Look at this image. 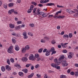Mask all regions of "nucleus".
I'll return each mask as SVG.
<instances>
[{
	"mask_svg": "<svg viewBox=\"0 0 78 78\" xmlns=\"http://www.w3.org/2000/svg\"><path fill=\"white\" fill-rule=\"evenodd\" d=\"M36 9H37V8H35L33 9V12L34 15H35L37 14V15H40L42 16L43 14H44V12H39L40 11V9H38L37 10Z\"/></svg>",
	"mask_w": 78,
	"mask_h": 78,
	"instance_id": "f257e3e1",
	"label": "nucleus"
},
{
	"mask_svg": "<svg viewBox=\"0 0 78 78\" xmlns=\"http://www.w3.org/2000/svg\"><path fill=\"white\" fill-rule=\"evenodd\" d=\"M31 4L32 5H34L35 6H36V5H37V3L35 2H32Z\"/></svg>",
	"mask_w": 78,
	"mask_h": 78,
	"instance_id": "473e14b6",
	"label": "nucleus"
},
{
	"mask_svg": "<svg viewBox=\"0 0 78 78\" xmlns=\"http://www.w3.org/2000/svg\"><path fill=\"white\" fill-rule=\"evenodd\" d=\"M22 71L24 72L25 73H27L28 72V69H23L22 70Z\"/></svg>",
	"mask_w": 78,
	"mask_h": 78,
	"instance_id": "f3484780",
	"label": "nucleus"
},
{
	"mask_svg": "<svg viewBox=\"0 0 78 78\" xmlns=\"http://www.w3.org/2000/svg\"><path fill=\"white\" fill-rule=\"evenodd\" d=\"M25 48L26 50H28L30 49V46L28 45H27L25 47Z\"/></svg>",
	"mask_w": 78,
	"mask_h": 78,
	"instance_id": "bb28decb",
	"label": "nucleus"
},
{
	"mask_svg": "<svg viewBox=\"0 0 78 78\" xmlns=\"http://www.w3.org/2000/svg\"><path fill=\"white\" fill-rule=\"evenodd\" d=\"M52 53L51 54V55H53V54H55V53H56V51H53L52 52Z\"/></svg>",
	"mask_w": 78,
	"mask_h": 78,
	"instance_id": "a18cd8bd",
	"label": "nucleus"
},
{
	"mask_svg": "<svg viewBox=\"0 0 78 78\" xmlns=\"http://www.w3.org/2000/svg\"><path fill=\"white\" fill-rule=\"evenodd\" d=\"M9 27L11 28H14V27H15L14 24H9Z\"/></svg>",
	"mask_w": 78,
	"mask_h": 78,
	"instance_id": "2eb2a0df",
	"label": "nucleus"
},
{
	"mask_svg": "<svg viewBox=\"0 0 78 78\" xmlns=\"http://www.w3.org/2000/svg\"><path fill=\"white\" fill-rule=\"evenodd\" d=\"M54 61L55 62V64L58 62V59H55L54 60Z\"/></svg>",
	"mask_w": 78,
	"mask_h": 78,
	"instance_id": "864d4df0",
	"label": "nucleus"
},
{
	"mask_svg": "<svg viewBox=\"0 0 78 78\" xmlns=\"http://www.w3.org/2000/svg\"><path fill=\"white\" fill-rule=\"evenodd\" d=\"M17 24H20L21 23H22V21H18L17 22Z\"/></svg>",
	"mask_w": 78,
	"mask_h": 78,
	"instance_id": "49530a36",
	"label": "nucleus"
},
{
	"mask_svg": "<svg viewBox=\"0 0 78 78\" xmlns=\"http://www.w3.org/2000/svg\"><path fill=\"white\" fill-rule=\"evenodd\" d=\"M41 42L42 43H45V40H43L41 39Z\"/></svg>",
	"mask_w": 78,
	"mask_h": 78,
	"instance_id": "13d9d810",
	"label": "nucleus"
},
{
	"mask_svg": "<svg viewBox=\"0 0 78 78\" xmlns=\"http://www.w3.org/2000/svg\"><path fill=\"white\" fill-rule=\"evenodd\" d=\"M69 38V35L67 34H65L63 35V38L64 39H66V38Z\"/></svg>",
	"mask_w": 78,
	"mask_h": 78,
	"instance_id": "5701e85b",
	"label": "nucleus"
},
{
	"mask_svg": "<svg viewBox=\"0 0 78 78\" xmlns=\"http://www.w3.org/2000/svg\"><path fill=\"white\" fill-rule=\"evenodd\" d=\"M38 6L40 7H42V6H43V5L42 4H40L38 5Z\"/></svg>",
	"mask_w": 78,
	"mask_h": 78,
	"instance_id": "e2e57ef3",
	"label": "nucleus"
},
{
	"mask_svg": "<svg viewBox=\"0 0 78 78\" xmlns=\"http://www.w3.org/2000/svg\"><path fill=\"white\" fill-rule=\"evenodd\" d=\"M30 64H27L26 65V67H30Z\"/></svg>",
	"mask_w": 78,
	"mask_h": 78,
	"instance_id": "69168bd1",
	"label": "nucleus"
},
{
	"mask_svg": "<svg viewBox=\"0 0 78 78\" xmlns=\"http://www.w3.org/2000/svg\"><path fill=\"white\" fill-rule=\"evenodd\" d=\"M61 63L62 66L63 67H66V66H67L69 64L67 63V61L66 60H63L61 61Z\"/></svg>",
	"mask_w": 78,
	"mask_h": 78,
	"instance_id": "f03ea898",
	"label": "nucleus"
},
{
	"mask_svg": "<svg viewBox=\"0 0 78 78\" xmlns=\"http://www.w3.org/2000/svg\"><path fill=\"white\" fill-rule=\"evenodd\" d=\"M55 48L53 47L51 48V49L50 51H50V52H52V51H55Z\"/></svg>",
	"mask_w": 78,
	"mask_h": 78,
	"instance_id": "c85d7f7f",
	"label": "nucleus"
},
{
	"mask_svg": "<svg viewBox=\"0 0 78 78\" xmlns=\"http://www.w3.org/2000/svg\"><path fill=\"white\" fill-rule=\"evenodd\" d=\"M74 74H75V76H78V71H76L75 72Z\"/></svg>",
	"mask_w": 78,
	"mask_h": 78,
	"instance_id": "f704fd0d",
	"label": "nucleus"
},
{
	"mask_svg": "<svg viewBox=\"0 0 78 78\" xmlns=\"http://www.w3.org/2000/svg\"><path fill=\"white\" fill-rule=\"evenodd\" d=\"M64 59V55H63L61 56L58 59V61H62V59Z\"/></svg>",
	"mask_w": 78,
	"mask_h": 78,
	"instance_id": "9d476101",
	"label": "nucleus"
},
{
	"mask_svg": "<svg viewBox=\"0 0 78 78\" xmlns=\"http://www.w3.org/2000/svg\"><path fill=\"white\" fill-rule=\"evenodd\" d=\"M21 27V26H18L17 27H16L15 28V30H20V29Z\"/></svg>",
	"mask_w": 78,
	"mask_h": 78,
	"instance_id": "dca6fc26",
	"label": "nucleus"
},
{
	"mask_svg": "<svg viewBox=\"0 0 78 78\" xmlns=\"http://www.w3.org/2000/svg\"><path fill=\"white\" fill-rule=\"evenodd\" d=\"M29 59L30 60H31V61H34V55L33 54L30 55Z\"/></svg>",
	"mask_w": 78,
	"mask_h": 78,
	"instance_id": "39448f33",
	"label": "nucleus"
},
{
	"mask_svg": "<svg viewBox=\"0 0 78 78\" xmlns=\"http://www.w3.org/2000/svg\"><path fill=\"white\" fill-rule=\"evenodd\" d=\"M12 41L13 43L14 44H15L16 42V40H14V39H12Z\"/></svg>",
	"mask_w": 78,
	"mask_h": 78,
	"instance_id": "3c124183",
	"label": "nucleus"
},
{
	"mask_svg": "<svg viewBox=\"0 0 78 78\" xmlns=\"http://www.w3.org/2000/svg\"><path fill=\"white\" fill-rule=\"evenodd\" d=\"M27 50L25 49V48H23L22 50V53H25L26 52V51Z\"/></svg>",
	"mask_w": 78,
	"mask_h": 78,
	"instance_id": "4be33fe9",
	"label": "nucleus"
},
{
	"mask_svg": "<svg viewBox=\"0 0 78 78\" xmlns=\"http://www.w3.org/2000/svg\"><path fill=\"white\" fill-rule=\"evenodd\" d=\"M14 6V3H10L8 5V6H9V7H12V6Z\"/></svg>",
	"mask_w": 78,
	"mask_h": 78,
	"instance_id": "aec40b11",
	"label": "nucleus"
},
{
	"mask_svg": "<svg viewBox=\"0 0 78 78\" xmlns=\"http://www.w3.org/2000/svg\"><path fill=\"white\" fill-rule=\"evenodd\" d=\"M15 67H17V68L19 69H21V66L20 65H19L17 64L16 65H15Z\"/></svg>",
	"mask_w": 78,
	"mask_h": 78,
	"instance_id": "a211bd4d",
	"label": "nucleus"
},
{
	"mask_svg": "<svg viewBox=\"0 0 78 78\" xmlns=\"http://www.w3.org/2000/svg\"><path fill=\"white\" fill-rule=\"evenodd\" d=\"M15 49L16 51H19V46L17 45H15Z\"/></svg>",
	"mask_w": 78,
	"mask_h": 78,
	"instance_id": "4468645a",
	"label": "nucleus"
},
{
	"mask_svg": "<svg viewBox=\"0 0 78 78\" xmlns=\"http://www.w3.org/2000/svg\"><path fill=\"white\" fill-rule=\"evenodd\" d=\"M67 12L69 14H72V13H75V12H73L70 9H67L66 10Z\"/></svg>",
	"mask_w": 78,
	"mask_h": 78,
	"instance_id": "423d86ee",
	"label": "nucleus"
},
{
	"mask_svg": "<svg viewBox=\"0 0 78 78\" xmlns=\"http://www.w3.org/2000/svg\"><path fill=\"white\" fill-rule=\"evenodd\" d=\"M30 27H34V25L33 23L30 24L29 25Z\"/></svg>",
	"mask_w": 78,
	"mask_h": 78,
	"instance_id": "58836bf2",
	"label": "nucleus"
},
{
	"mask_svg": "<svg viewBox=\"0 0 78 78\" xmlns=\"http://www.w3.org/2000/svg\"><path fill=\"white\" fill-rule=\"evenodd\" d=\"M32 11V10L30 9L27 10V13H31V12Z\"/></svg>",
	"mask_w": 78,
	"mask_h": 78,
	"instance_id": "e433bc0d",
	"label": "nucleus"
},
{
	"mask_svg": "<svg viewBox=\"0 0 78 78\" xmlns=\"http://www.w3.org/2000/svg\"><path fill=\"white\" fill-rule=\"evenodd\" d=\"M51 43L52 44H55L56 43V41H55V40H52Z\"/></svg>",
	"mask_w": 78,
	"mask_h": 78,
	"instance_id": "ea45409f",
	"label": "nucleus"
},
{
	"mask_svg": "<svg viewBox=\"0 0 78 78\" xmlns=\"http://www.w3.org/2000/svg\"><path fill=\"white\" fill-rule=\"evenodd\" d=\"M62 52H63V53H67V51L66 50H63L62 51Z\"/></svg>",
	"mask_w": 78,
	"mask_h": 78,
	"instance_id": "8fccbe9b",
	"label": "nucleus"
},
{
	"mask_svg": "<svg viewBox=\"0 0 78 78\" xmlns=\"http://www.w3.org/2000/svg\"><path fill=\"white\" fill-rule=\"evenodd\" d=\"M35 57L36 58H38L39 57V55L38 54H36L35 55Z\"/></svg>",
	"mask_w": 78,
	"mask_h": 78,
	"instance_id": "7c9ffc66",
	"label": "nucleus"
},
{
	"mask_svg": "<svg viewBox=\"0 0 78 78\" xmlns=\"http://www.w3.org/2000/svg\"><path fill=\"white\" fill-rule=\"evenodd\" d=\"M58 48H61V45L60 44L58 45Z\"/></svg>",
	"mask_w": 78,
	"mask_h": 78,
	"instance_id": "338daca9",
	"label": "nucleus"
},
{
	"mask_svg": "<svg viewBox=\"0 0 78 78\" xmlns=\"http://www.w3.org/2000/svg\"><path fill=\"white\" fill-rule=\"evenodd\" d=\"M37 76L38 78H40L41 76L40 75H39L38 74H37Z\"/></svg>",
	"mask_w": 78,
	"mask_h": 78,
	"instance_id": "bf43d9fd",
	"label": "nucleus"
},
{
	"mask_svg": "<svg viewBox=\"0 0 78 78\" xmlns=\"http://www.w3.org/2000/svg\"><path fill=\"white\" fill-rule=\"evenodd\" d=\"M51 66L52 67H54L56 68L58 70H59L60 69V66H57L56 64H55V63H52L51 64Z\"/></svg>",
	"mask_w": 78,
	"mask_h": 78,
	"instance_id": "7ed1b4c3",
	"label": "nucleus"
},
{
	"mask_svg": "<svg viewBox=\"0 0 78 78\" xmlns=\"http://www.w3.org/2000/svg\"><path fill=\"white\" fill-rule=\"evenodd\" d=\"M60 64H61V62H56V63H55V64H56V65H57L58 66V65H59Z\"/></svg>",
	"mask_w": 78,
	"mask_h": 78,
	"instance_id": "de8ad7c7",
	"label": "nucleus"
},
{
	"mask_svg": "<svg viewBox=\"0 0 78 78\" xmlns=\"http://www.w3.org/2000/svg\"><path fill=\"white\" fill-rule=\"evenodd\" d=\"M72 54H71V55H69L68 56V58H69V59H70V58H72Z\"/></svg>",
	"mask_w": 78,
	"mask_h": 78,
	"instance_id": "37998d69",
	"label": "nucleus"
},
{
	"mask_svg": "<svg viewBox=\"0 0 78 78\" xmlns=\"http://www.w3.org/2000/svg\"><path fill=\"white\" fill-rule=\"evenodd\" d=\"M58 12H56V14H55V16H54L55 19H56L58 17L57 16L58 15Z\"/></svg>",
	"mask_w": 78,
	"mask_h": 78,
	"instance_id": "a878e982",
	"label": "nucleus"
},
{
	"mask_svg": "<svg viewBox=\"0 0 78 78\" xmlns=\"http://www.w3.org/2000/svg\"><path fill=\"white\" fill-rule=\"evenodd\" d=\"M1 70L2 72H5V67L2 66L1 67Z\"/></svg>",
	"mask_w": 78,
	"mask_h": 78,
	"instance_id": "393cba45",
	"label": "nucleus"
},
{
	"mask_svg": "<svg viewBox=\"0 0 78 78\" xmlns=\"http://www.w3.org/2000/svg\"><path fill=\"white\" fill-rule=\"evenodd\" d=\"M44 39H46V40H47V41H48V40H49V38H48V37H44Z\"/></svg>",
	"mask_w": 78,
	"mask_h": 78,
	"instance_id": "c03bdc74",
	"label": "nucleus"
},
{
	"mask_svg": "<svg viewBox=\"0 0 78 78\" xmlns=\"http://www.w3.org/2000/svg\"><path fill=\"white\" fill-rule=\"evenodd\" d=\"M10 67L9 65H6L5 66V69L7 70L8 69V68Z\"/></svg>",
	"mask_w": 78,
	"mask_h": 78,
	"instance_id": "603ef678",
	"label": "nucleus"
},
{
	"mask_svg": "<svg viewBox=\"0 0 78 78\" xmlns=\"http://www.w3.org/2000/svg\"><path fill=\"white\" fill-rule=\"evenodd\" d=\"M19 75L20 76H23V73L22 72H20L19 73Z\"/></svg>",
	"mask_w": 78,
	"mask_h": 78,
	"instance_id": "6ab92c4d",
	"label": "nucleus"
},
{
	"mask_svg": "<svg viewBox=\"0 0 78 78\" xmlns=\"http://www.w3.org/2000/svg\"><path fill=\"white\" fill-rule=\"evenodd\" d=\"M14 10L13 9H12L11 10H10L9 11H8V14H9V15L11 14L12 12H14Z\"/></svg>",
	"mask_w": 78,
	"mask_h": 78,
	"instance_id": "f8f14e48",
	"label": "nucleus"
},
{
	"mask_svg": "<svg viewBox=\"0 0 78 78\" xmlns=\"http://www.w3.org/2000/svg\"><path fill=\"white\" fill-rule=\"evenodd\" d=\"M65 17V16H59L58 17H57V18H58V19H64V17Z\"/></svg>",
	"mask_w": 78,
	"mask_h": 78,
	"instance_id": "b1692460",
	"label": "nucleus"
},
{
	"mask_svg": "<svg viewBox=\"0 0 78 78\" xmlns=\"http://www.w3.org/2000/svg\"><path fill=\"white\" fill-rule=\"evenodd\" d=\"M34 5H31L30 7V9H31V10H33V8H34Z\"/></svg>",
	"mask_w": 78,
	"mask_h": 78,
	"instance_id": "c9c22d12",
	"label": "nucleus"
},
{
	"mask_svg": "<svg viewBox=\"0 0 78 78\" xmlns=\"http://www.w3.org/2000/svg\"><path fill=\"white\" fill-rule=\"evenodd\" d=\"M39 64H37L35 66V67L36 69H37L38 67H39Z\"/></svg>",
	"mask_w": 78,
	"mask_h": 78,
	"instance_id": "4d7b16f0",
	"label": "nucleus"
},
{
	"mask_svg": "<svg viewBox=\"0 0 78 78\" xmlns=\"http://www.w3.org/2000/svg\"><path fill=\"white\" fill-rule=\"evenodd\" d=\"M13 48L12 46H10L9 47L7 50V52L9 53H12L13 52L12 49Z\"/></svg>",
	"mask_w": 78,
	"mask_h": 78,
	"instance_id": "20e7f679",
	"label": "nucleus"
},
{
	"mask_svg": "<svg viewBox=\"0 0 78 78\" xmlns=\"http://www.w3.org/2000/svg\"><path fill=\"white\" fill-rule=\"evenodd\" d=\"M66 76L63 75H61L60 76V78H66Z\"/></svg>",
	"mask_w": 78,
	"mask_h": 78,
	"instance_id": "cd10ccee",
	"label": "nucleus"
},
{
	"mask_svg": "<svg viewBox=\"0 0 78 78\" xmlns=\"http://www.w3.org/2000/svg\"><path fill=\"white\" fill-rule=\"evenodd\" d=\"M7 63L9 64V65H10V61L9 59H8L7 61Z\"/></svg>",
	"mask_w": 78,
	"mask_h": 78,
	"instance_id": "4c0bfd02",
	"label": "nucleus"
},
{
	"mask_svg": "<svg viewBox=\"0 0 78 78\" xmlns=\"http://www.w3.org/2000/svg\"><path fill=\"white\" fill-rule=\"evenodd\" d=\"M49 14H47L46 13H44V14L43 15L42 17H47V16H48Z\"/></svg>",
	"mask_w": 78,
	"mask_h": 78,
	"instance_id": "412c9836",
	"label": "nucleus"
},
{
	"mask_svg": "<svg viewBox=\"0 0 78 78\" xmlns=\"http://www.w3.org/2000/svg\"><path fill=\"white\" fill-rule=\"evenodd\" d=\"M48 72L49 73H54L55 72L51 70H49L48 71Z\"/></svg>",
	"mask_w": 78,
	"mask_h": 78,
	"instance_id": "2f4dec72",
	"label": "nucleus"
},
{
	"mask_svg": "<svg viewBox=\"0 0 78 78\" xmlns=\"http://www.w3.org/2000/svg\"><path fill=\"white\" fill-rule=\"evenodd\" d=\"M10 61L11 62L13 63L14 62V59L12 58H11L10 59Z\"/></svg>",
	"mask_w": 78,
	"mask_h": 78,
	"instance_id": "a19ab883",
	"label": "nucleus"
},
{
	"mask_svg": "<svg viewBox=\"0 0 78 78\" xmlns=\"http://www.w3.org/2000/svg\"><path fill=\"white\" fill-rule=\"evenodd\" d=\"M42 50H43V49L42 48H41L40 49H39L38 51V53H42Z\"/></svg>",
	"mask_w": 78,
	"mask_h": 78,
	"instance_id": "c756f323",
	"label": "nucleus"
},
{
	"mask_svg": "<svg viewBox=\"0 0 78 78\" xmlns=\"http://www.w3.org/2000/svg\"><path fill=\"white\" fill-rule=\"evenodd\" d=\"M28 35H30V36H33V34H31V33H30V32H28Z\"/></svg>",
	"mask_w": 78,
	"mask_h": 78,
	"instance_id": "79ce46f5",
	"label": "nucleus"
},
{
	"mask_svg": "<svg viewBox=\"0 0 78 78\" xmlns=\"http://www.w3.org/2000/svg\"><path fill=\"white\" fill-rule=\"evenodd\" d=\"M34 73H32L30 75H28L27 76V77L29 78H32V77H33L34 76Z\"/></svg>",
	"mask_w": 78,
	"mask_h": 78,
	"instance_id": "9b49d317",
	"label": "nucleus"
},
{
	"mask_svg": "<svg viewBox=\"0 0 78 78\" xmlns=\"http://www.w3.org/2000/svg\"><path fill=\"white\" fill-rule=\"evenodd\" d=\"M67 44H68V43H65L64 44L62 43H61V45L63 48H66L67 47V46H66Z\"/></svg>",
	"mask_w": 78,
	"mask_h": 78,
	"instance_id": "1a4fd4ad",
	"label": "nucleus"
},
{
	"mask_svg": "<svg viewBox=\"0 0 78 78\" xmlns=\"http://www.w3.org/2000/svg\"><path fill=\"white\" fill-rule=\"evenodd\" d=\"M49 2V0H41L40 1L41 3H47V2Z\"/></svg>",
	"mask_w": 78,
	"mask_h": 78,
	"instance_id": "0eeeda50",
	"label": "nucleus"
},
{
	"mask_svg": "<svg viewBox=\"0 0 78 78\" xmlns=\"http://www.w3.org/2000/svg\"><path fill=\"white\" fill-rule=\"evenodd\" d=\"M69 37L70 38H71V37H72V36H73V34H72V33H71L69 34Z\"/></svg>",
	"mask_w": 78,
	"mask_h": 78,
	"instance_id": "72a5a7b5",
	"label": "nucleus"
},
{
	"mask_svg": "<svg viewBox=\"0 0 78 78\" xmlns=\"http://www.w3.org/2000/svg\"><path fill=\"white\" fill-rule=\"evenodd\" d=\"M23 36H26L27 35V32H25L23 33Z\"/></svg>",
	"mask_w": 78,
	"mask_h": 78,
	"instance_id": "5fc2aeb1",
	"label": "nucleus"
},
{
	"mask_svg": "<svg viewBox=\"0 0 78 78\" xmlns=\"http://www.w3.org/2000/svg\"><path fill=\"white\" fill-rule=\"evenodd\" d=\"M23 38L24 39H27V38H28V36H27V35L25 36H24Z\"/></svg>",
	"mask_w": 78,
	"mask_h": 78,
	"instance_id": "680f3d73",
	"label": "nucleus"
},
{
	"mask_svg": "<svg viewBox=\"0 0 78 78\" xmlns=\"http://www.w3.org/2000/svg\"><path fill=\"white\" fill-rule=\"evenodd\" d=\"M74 74H75V73H74L73 72H72L70 73V75H71L73 76L74 75Z\"/></svg>",
	"mask_w": 78,
	"mask_h": 78,
	"instance_id": "6e6d98bb",
	"label": "nucleus"
},
{
	"mask_svg": "<svg viewBox=\"0 0 78 78\" xmlns=\"http://www.w3.org/2000/svg\"><path fill=\"white\" fill-rule=\"evenodd\" d=\"M47 51V49L45 48L43 50V53H45V52H46Z\"/></svg>",
	"mask_w": 78,
	"mask_h": 78,
	"instance_id": "09e8293b",
	"label": "nucleus"
},
{
	"mask_svg": "<svg viewBox=\"0 0 78 78\" xmlns=\"http://www.w3.org/2000/svg\"><path fill=\"white\" fill-rule=\"evenodd\" d=\"M44 77V78H48V76H47V74H45Z\"/></svg>",
	"mask_w": 78,
	"mask_h": 78,
	"instance_id": "052dcab7",
	"label": "nucleus"
},
{
	"mask_svg": "<svg viewBox=\"0 0 78 78\" xmlns=\"http://www.w3.org/2000/svg\"><path fill=\"white\" fill-rule=\"evenodd\" d=\"M7 70H8L9 71L11 70V68L10 67H9V68H7Z\"/></svg>",
	"mask_w": 78,
	"mask_h": 78,
	"instance_id": "0e129e2a",
	"label": "nucleus"
},
{
	"mask_svg": "<svg viewBox=\"0 0 78 78\" xmlns=\"http://www.w3.org/2000/svg\"><path fill=\"white\" fill-rule=\"evenodd\" d=\"M16 37H20V34H16Z\"/></svg>",
	"mask_w": 78,
	"mask_h": 78,
	"instance_id": "774afa93",
	"label": "nucleus"
},
{
	"mask_svg": "<svg viewBox=\"0 0 78 78\" xmlns=\"http://www.w3.org/2000/svg\"><path fill=\"white\" fill-rule=\"evenodd\" d=\"M50 51H48V50H47L45 53V55L46 56H49V55H50Z\"/></svg>",
	"mask_w": 78,
	"mask_h": 78,
	"instance_id": "ddd939ff",
	"label": "nucleus"
},
{
	"mask_svg": "<svg viewBox=\"0 0 78 78\" xmlns=\"http://www.w3.org/2000/svg\"><path fill=\"white\" fill-rule=\"evenodd\" d=\"M22 61L23 62H27L28 61V58L27 57H23L22 59Z\"/></svg>",
	"mask_w": 78,
	"mask_h": 78,
	"instance_id": "6e6552de",
	"label": "nucleus"
}]
</instances>
